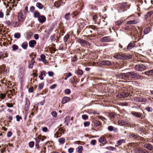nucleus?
<instances>
[{
	"mask_svg": "<svg viewBox=\"0 0 153 153\" xmlns=\"http://www.w3.org/2000/svg\"><path fill=\"white\" fill-rule=\"evenodd\" d=\"M150 31V28L149 27H148L145 28L144 30V33L146 34L148 33Z\"/></svg>",
	"mask_w": 153,
	"mask_h": 153,
	"instance_id": "nucleus-25",
	"label": "nucleus"
},
{
	"mask_svg": "<svg viewBox=\"0 0 153 153\" xmlns=\"http://www.w3.org/2000/svg\"><path fill=\"white\" fill-rule=\"evenodd\" d=\"M131 114L137 117H140L141 116V114L136 112L133 111L131 112Z\"/></svg>",
	"mask_w": 153,
	"mask_h": 153,
	"instance_id": "nucleus-20",
	"label": "nucleus"
},
{
	"mask_svg": "<svg viewBox=\"0 0 153 153\" xmlns=\"http://www.w3.org/2000/svg\"><path fill=\"white\" fill-rule=\"evenodd\" d=\"M123 22V21L122 20H120L118 21H117L115 24L116 25H120L121 23H122Z\"/></svg>",
	"mask_w": 153,
	"mask_h": 153,
	"instance_id": "nucleus-40",
	"label": "nucleus"
},
{
	"mask_svg": "<svg viewBox=\"0 0 153 153\" xmlns=\"http://www.w3.org/2000/svg\"><path fill=\"white\" fill-rule=\"evenodd\" d=\"M70 13H68L65 15V17L66 20H68L70 19Z\"/></svg>",
	"mask_w": 153,
	"mask_h": 153,
	"instance_id": "nucleus-35",
	"label": "nucleus"
},
{
	"mask_svg": "<svg viewBox=\"0 0 153 153\" xmlns=\"http://www.w3.org/2000/svg\"><path fill=\"white\" fill-rule=\"evenodd\" d=\"M39 12H36L34 13V17L36 18L39 17Z\"/></svg>",
	"mask_w": 153,
	"mask_h": 153,
	"instance_id": "nucleus-45",
	"label": "nucleus"
},
{
	"mask_svg": "<svg viewBox=\"0 0 153 153\" xmlns=\"http://www.w3.org/2000/svg\"><path fill=\"white\" fill-rule=\"evenodd\" d=\"M34 10H35V8L34 7L31 6L30 7V10L31 12H33L34 11Z\"/></svg>",
	"mask_w": 153,
	"mask_h": 153,
	"instance_id": "nucleus-60",
	"label": "nucleus"
},
{
	"mask_svg": "<svg viewBox=\"0 0 153 153\" xmlns=\"http://www.w3.org/2000/svg\"><path fill=\"white\" fill-rule=\"evenodd\" d=\"M98 140L99 142L101 143L103 145L106 144L107 143V141L103 137H101L99 138Z\"/></svg>",
	"mask_w": 153,
	"mask_h": 153,
	"instance_id": "nucleus-11",
	"label": "nucleus"
},
{
	"mask_svg": "<svg viewBox=\"0 0 153 153\" xmlns=\"http://www.w3.org/2000/svg\"><path fill=\"white\" fill-rule=\"evenodd\" d=\"M26 103L25 106V111L26 114L28 113V111L29 109V106L30 105V102L29 99L27 98H25Z\"/></svg>",
	"mask_w": 153,
	"mask_h": 153,
	"instance_id": "nucleus-3",
	"label": "nucleus"
},
{
	"mask_svg": "<svg viewBox=\"0 0 153 153\" xmlns=\"http://www.w3.org/2000/svg\"><path fill=\"white\" fill-rule=\"evenodd\" d=\"M94 123L96 126H98L100 125L101 124L100 121L97 120L95 121L94 122Z\"/></svg>",
	"mask_w": 153,
	"mask_h": 153,
	"instance_id": "nucleus-36",
	"label": "nucleus"
},
{
	"mask_svg": "<svg viewBox=\"0 0 153 153\" xmlns=\"http://www.w3.org/2000/svg\"><path fill=\"white\" fill-rule=\"evenodd\" d=\"M28 46V44L27 42H24L22 45V48L25 49H27Z\"/></svg>",
	"mask_w": 153,
	"mask_h": 153,
	"instance_id": "nucleus-28",
	"label": "nucleus"
},
{
	"mask_svg": "<svg viewBox=\"0 0 153 153\" xmlns=\"http://www.w3.org/2000/svg\"><path fill=\"white\" fill-rule=\"evenodd\" d=\"M82 118L84 120H86L88 119V117L87 115L86 114H84L82 115Z\"/></svg>",
	"mask_w": 153,
	"mask_h": 153,
	"instance_id": "nucleus-51",
	"label": "nucleus"
},
{
	"mask_svg": "<svg viewBox=\"0 0 153 153\" xmlns=\"http://www.w3.org/2000/svg\"><path fill=\"white\" fill-rule=\"evenodd\" d=\"M34 38L36 39L37 40L39 39V35L38 34H35L34 36Z\"/></svg>",
	"mask_w": 153,
	"mask_h": 153,
	"instance_id": "nucleus-61",
	"label": "nucleus"
},
{
	"mask_svg": "<svg viewBox=\"0 0 153 153\" xmlns=\"http://www.w3.org/2000/svg\"><path fill=\"white\" fill-rule=\"evenodd\" d=\"M135 44L134 42H131L128 45L127 49L128 50H130L135 47Z\"/></svg>",
	"mask_w": 153,
	"mask_h": 153,
	"instance_id": "nucleus-14",
	"label": "nucleus"
},
{
	"mask_svg": "<svg viewBox=\"0 0 153 153\" xmlns=\"http://www.w3.org/2000/svg\"><path fill=\"white\" fill-rule=\"evenodd\" d=\"M134 101L136 102H147V100L143 98L134 97L133 98Z\"/></svg>",
	"mask_w": 153,
	"mask_h": 153,
	"instance_id": "nucleus-4",
	"label": "nucleus"
},
{
	"mask_svg": "<svg viewBox=\"0 0 153 153\" xmlns=\"http://www.w3.org/2000/svg\"><path fill=\"white\" fill-rule=\"evenodd\" d=\"M29 146L30 148H32L34 146V143L33 142H31L29 143Z\"/></svg>",
	"mask_w": 153,
	"mask_h": 153,
	"instance_id": "nucleus-50",
	"label": "nucleus"
},
{
	"mask_svg": "<svg viewBox=\"0 0 153 153\" xmlns=\"http://www.w3.org/2000/svg\"><path fill=\"white\" fill-rule=\"evenodd\" d=\"M96 142V141L95 140H91V143L92 145H94L95 144Z\"/></svg>",
	"mask_w": 153,
	"mask_h": 153,
	"instance_id": "nucleus-53",
	"label": "nucleus"
},
{
	"mask_svg": "<svg viewBox=\"0 0 153 153\" xmlns=\"http://www.w3.org/2000/svg\"><path fill=\"white\" fill-rule=\"evenodd\" d=\"M115 116V114L113 113H111L109 114V116L111 118H113Z\"/></svg>",
	"mask_w": 153,
	"mask_h": 153,
	"instance_id": "nucleus-63",
	"label": "nucleus"
},
{
	"mask_svg": "<svg viewBox=\"0 0 153 153\" xmlns=\"http://www.w3.org/2000/svg\"><path fill=\"white\" fill-rule=\"evenodd\" d=\"M121 56L122 59H128L131 57V56L129 54H126L124 53H122L121 54Z\"/></svg>",
	"mask_w": 153,
	"mask_h": 153,
	"instance_id": "nucleus-7",
	"label": "nucleus"
},
{
	"mask_svg": "<svg viewBox=\"0 0 153 153\" xmlns=\"http://www.w3.org/2000/svg\"><path fill=\"white\" fill-rule=\"evenodd\" d=\"M42 130L43 132H47L48 131V129L46 127H43L42 128Z\"/></svg>",
	"mask_w": 153,
	"mask_h": 153,
	"instance_id": "nucleus-54",
	"label": "nucleus"
},
{
	"mask_svg": "<svg viewBox=\"0 0 153 153\" xmlns=\"http://www.w3.org/2000/svg\"><path fill=\"white\" fill-rule=\"evenodd\" d=\"M125 141L124 140L122 139L119 140L117 143V144L118 146L120 145L122 143H125Z\"/></svg>",
	"mask_w": 153,
	"mask_h": 153,
	"instance_id": "nucleus-31",
	"label": "nucleus"
},
{
	"mask_svg": "<svg viewBox=\"0 0 153 153\" xmlns=\"http://www.w3.org/2000/svg\"><path fill=\"white\" fill-rule=\"evenodd\" d=\"M134 152L136 153H147L146 150L142 149H136Z\"/></svg>",
	"mask_w": 153,
	"mask_h": 153,
	"instance_id": "nucleus-8",
	"label": "nucleus"
},
{
	"mask_svg": "<svg viewBox=\"0 0 153 153\" xmlns=\"http://www.w3.org/2000/svg\"><path fill=\"white\" fill-rule=\"evenodd\" d=\"M13 51H15L18 49V47L16 45H13Z\"/></svg>",
	"mask_w": 153,
	"mask_h": 153,
	"instance_id": "nucleus-46",
	"label": "nucleus"
},
{
	"mask_svg": "<svg viewBox=\"0 0 153 153\" xmlns=\"http://www.w3.org/2000/svg\"><path fill=\"white\" fill-rule=\"evenodd\" d=\"M65 94H70L71 92L70 90L69 89H66L65 91Z\"/></svg>",
	"mask_w": 153,
	"mask_h": 153,
	"instance_id": "nucleus-47",
	"label": "nucleus"
},
{
	"mask_svg": "<svg viewBox=\"0 0 153 153\" xmlns=\"http://www.w3.org/2000/svg\"><path fill=\"white\" fill-rule=\"evenodd\" d=\"M106 149H108L110 150L111 151H113L114 150V149H115L114 148L112 147V146H110L109 147H107L106 148Z\"/></svg>",
	"mask_w": 153,
	"mask_h": 153,
	"instance_id": "nucleus-52",
	"label": "nucleus"
},
{
	"mask_svg": "<svg viewBox=\"0 0 153 153\" xmlns=\"http://www.w3.org/2000/svg\"><path fill=\"white\" fill-rule=\"evenodd\" d=\"M41 58L42 61L44 63L46 62V60L45 59V56L44 54H42L41 56Z\"/></svg>",
	"mask_w": 153,
	"mask_h": 153,
	"instance_id": "nucleus-26",
	"label": "nucleus"
},
{
	"mask_svg": "<svg viewBox=\"0 0 153 153\" xmlns=\"http://www.w3.org/2000/svg\"><path fill=\"white\" fill-rule=\"evenodd\" d=\"M58 141L61 144H63L65 142V139L64 138H61L58 140Z\"/></svg>",
	"mask_w": 153,
	"mask_h": 153,
	"instance_id": "nucleus-27",
	"label": "nucleus"
},
{
	"mask_svg": "<svg viewBox=\"0 0 153 153\" xmlns=\"http://www.w3.org/2000/svg\"><path fill=\"white\" fill-rule=\"evenodd\" d=\"M12 135V133L11 132L9 131L7 132V136L8 137H10Z\"/></svg>",
	"mask_w": 153,
	"mask_h": 153,
	"instance_id": "nucleus-59",
	"label": "nucleus"
},
{
	"mask_svg": "<svg viewBox=\"0 0 153 153\" xmlns=\"http://www.w3.org/2000/svg\"><path fill=\"white\" fill-rule=\"evenodd\" d=\"M127 91H128L127 92H122L119 95H118V96L120 98L127 97L129 95V93L128 92L129 91V90L127 89Z\"/></svg>",
	"mask_w": 153,
	"mask_h": 153,
	"instance_id": "nucleus-6",
	"label": "nucleus"
},
{
	"mask_svg": "<svg viewBox=\"0 0 153 153\" xmlns=\"http://www.w3.org/2000/svg\"><path fill=\"white\" fill-rule=\"evenodd\" d=\"M35 62L34 61V58H32L30 62L29 63L28 66V67L29 68H32Z\"/></svg>",
	"mask_w": 153,
	"mask_h": 153,
	"instance_id": "nucleus-16",
	"label": "nucleus"
},
{
	"mask_svg": "<svg viewBox=\"0 0 153 153\" xmlns=\"http://www.w3.org/2000/svg\"><path fill=\"white\" fill-rule=\"evenodd\" d=\"M101 64L103 65H111L112 64L111 62L108 60H105L101 61Z\"/></svg>",
	"mask_w": 153,
	"mask_h": 153,
	"instance_id": "nucleus-13",
	"label": "nucleus"
},
{
	"mask_svg": "<svg viewBox=\"0 0 153 153\" xmlns=\"http://www.w3.org/2000/svg\"><path fill=\"white\" fill-rule=\"evenodd\" d=\"M46 20V17L43 15L40 16L38 18V20L41 23H43L45 22Z\"/></svg>",
	"mask_w": 153,
	"mask_h": 153,
	"instance_id": "nucleus-9",
	"label": "nucleus"
},
{
	"mask_svg": "<svg viewBox=\"0 0 153 153\" xmlns=\"http://www.w3.org/2000/svg\"><path fill=\"white\" fill-rule=\"evenodd\" d=\"M146 68V67L142 64L137 65L135 67V70L138 71H143L145 70Z\"/></svg>",
	"mask_w": 153,
	"mask_h": 153,
	"instance_id": "nucleus-2",
	"label": "nucleus"
},
{
	"mask_svg": "<svg viewBox=\"0 0 153 153\" xmlns=\"http://www.w3.org/2000/svg\"><path fill=\"white\" fill-rule=\"evenodd\" d=\"M44 85V84L43 83H41L39 84V89L40 90L42 89L43 88Z\"/></svg>",
	"mask_w": 153,
	"mask_h": 153,
	"instance_id": "nucleus-34",
	"label": "nucleus"
},
{
	"mask_svg": "<svg viewBox=\"0 0 153 153\" xmlns=\"http://www.w3.org/2000/svg\"><path fill=\"white\" fill-rule=\"evenodd\" d=\"M153 12L150 11L149 12L147 13L144 16V18L145 19L147 18L148 17L151 16V15L152 14Z\"/></svg>",
	"mask_w": 153,
	"mask_h": 153,
	"instance_id": "nucleus-23",
	"label": "nucleus"
},
{
	"mask_svg": "<svg viewBox=\"0 0 153 153\" xmlns=\"http://www.w3.org/2000/svg\"><path fill=\"white\" fill-rule=\"evenodd\" d=\"M21 36L20 33H17L15 34L14 37L15 38L19 39Z\"/></svg>",
	"mask_w": 153,
	"mask_h": 153,
	"instance_id": "nucleus-33",
	"label": "nucleus"
},
{
	"mask_svg": "<svg viewBox=\"0 0 153 153\" xmlns=\"http://www.w3.org/2000/svg\"><path fill=\"white\" fill-rule=\"evenodd\" d=\"M6 97V94H5L1 93L0 95V98L1 99H4Z\"/></svg>",
	"mask_w": 153,
	"mask_h": 153,
	"instance_id": "nucleus-38",
	"label": "nucleus"
},
{
	"mask_svg": "<svg viewBox=\"0 0 153 153\" xmlns=\"http://www.w3.org/2000/svg\"><path fill=\"white\" fill-rule=\"evenodd\" d=\"M138 22V21L136 19L134 20H131L128 21L127 22V23L128 24H135L137 23Z\"/></svg>",
	"mask_w": 153,
	"mask_h": 153,
	"instance_id": "nucleus-19",
	"label": "nucleus"
},
{
	"mask_svg": "<svg viewBox=\"0 0 153 153\" xmlns=\"http://www.w3.org/2000/svg\"><path fill=\"white\" fill-rule=\"evenodd\" d=\"M36 6L40 9H42L43 8V5L40 2H37L36 4Z\"/></svg>",
	"mask_w": 153,
	"mask_h": 153,
	"instance_id": "nucleus-24",
	"label": "nucleus"
},
{
	"mask_svg": "<svg viewBox=\"0 0 153 153\" xmlns=\"http://www.w3.org/2000/svg\"><path fill=\"white\" fill-rule=\"evenodd\" d=\"M77 72L78 74L79 75H82L83 74V72L82 71L81 69L78 70Z\"/></svg>",
	"mask_w": 153,
	"mask_h": 153,
	"instance_id": "nucleus-44",
	"label": "nucleus"
},
{
	"mask_svg": "<svg viewBox=\"0 0 153 153\" xmlns=\"http://www.w3.org/2000/svg\"><path fill=\"white\" fill-rule=\"evenodd\" d=\"M70 37V35L69 34H67L66 35L64 39V40L65 42H67L68 40Z\"/></svg>",
	"mask_w": 153,
	"mask_h": 153,
	"instance_id": "nucleus-29",
	"label": "nucleus"
},
{
	"mask_svg": "<svg viewBox=\"0 0 153 153\" xmlns=\"http://www.w3.org/2000/svg\"><path fill=\"white\" fill-rule=\"evenodd\" d=\"M70 100V98L68 97H65L62 99L61 103L62 104H64L68 102Z\"/></svg>",
	"mask_w": 153,
	"mask_h": 153,
	"instance_id": "nucleus-10",
	"label": "nucleus"
},
{
	"mask_svg": "<svg viewBox=\"0 0 153 153\" xmlns=\"http://www.w3.org/2000/svg\"><path fill=\"white\" fill-rule=\"evenodd\" d=\"M110 38L109 36H105L101 38V40L103 42H107L110 41Z\"/></svg>",
	"mask_w": 153,
	"mask_h": 153,
	"instance_id": "nucleus-15",
	"label": "nucleus"
},
{
	"mask_svg": "<svg viewBox=\"0 0 153 153\" xmlns=\"http://www.w3.org/2000/svg\"><path fill=\"white\" fill-rule=\"evenodd\" d=\"M16 118L17 120L18 121H19L20 119H22V118L18 115H17L16 116Z\"/></svg>",
	"mask_w": 153,
	"mask_h": 153,
	"instance_id": "nucleus-64",
	"label": "nucleus"
},
{
	"mask_svg": "<svg viewBox=\"0 0 153 153\" xmlns=\"http://www.w3.org/2000/svg\"><path fill=\"white\" fill-rule=\"evenodd\" d=\"M145 109L148 112H152V109L150 107H146L145 108Z\"/></svg>",
	"mask_w": 153,
	"mask_h": 153,
	"instance_id": "nucleus-41",
	"label": "nucleus"
},
{
	"mask_svg": "<svg viewBox=\"0 0 153 153\" xmlns=\"http://www.w3.org/2000/svg\"><path fill=\"white\" fill-rule=\"evenodd\" d=\"M129 137L130 138L134 137V138H137L136 135L134 134L130 133L129 134Z\"/></svg>",
	"mask_w": 153,
	"mask_h": 153,
	"instance_id": "nucleus-39",
	"label": "nucleus"
},
{
	"mask_svg": "<svg viewBox=\"0 0 153 153\" xmlns=\"http://www.w3.org/2000/svg\"><path fill=\"white\" fill-rule=\"evenodd\" d=\"M122 7L123 8H129L128 7V4L127 3H125L122 5Z\"/></svg>",
	"mask_w": 153,
	"mask_h": 153,
	"instance_id": "nucleus-37",
	"label": "nucleus"
},
{
	"mask_svg": "<svg viewBox=\"0 0 153 153\" xmlns=\"http://www.w3.org/2000/svg\"><path fill=\"white\" fill-rule=\"evenodd\" d=\"M52 115L55 117H56L57 116V114L55 111H53L51 113Z\"/></svg>",
	"mask_w": 153,
	"mask_h": 153,
	"instance_id": "nucleus-48",
	"label": "nucleus"
},
{
	"mask_svg": "<svg viewBox=\"0 0 153 153\" xmlns=\"http://www.w3.org/2000/svg\"><path fill=\"white\" fill-rule=\"evenodd\" d=\"M56 84H53L50 87V89H53L55 88L56 87Z\"/></svg>",
	"mask_w": 153,
	"mask_h": 153,
	"instance_id": "nucleus-57",
	"label": "nucleus"
},
{
	"mask_svg": "<svg viewBox=\"0 0 153 153\" xmlns=\"http://www.w3.org/2000/svg\"><path fill=\"white\" fill-rule=\"evenodd\" d=\"M78 42L80 44H85L86 45L89 44V42L83 39H79L78 40Z\"/></svg>",
	"mask_w": 153,
	"mask_h": 153,
	"instance_id": "nucleus-22",
	"label": "nucleus"
},
{
	"mask_svg": "<svg viewBox=\"0 0 153 153\" xmlns=\"http://www.w3.org/2000/svg\"><path fill=\"white\" fill-rule=\"evenodd\" d=\"M6 106L9 108H12L13 106V105L11 103H6Z\"/></svg>",
	"mask_w": 153,
	"mask_h": 153,
	"instance_id": "nucleus-49",
	"label": "nucleus"
},
{
	"mask_svg": "<svg viewBox=\"0 0 153 153\" xmlns=\"http://www.w3.org/2000/svg\"><path fill=\"white\" fill-rule=\"evenodd\" d=\"M117 77L122 79H128V76L127 73H121L117 75Z\"/></svg>",
	"mask_w": 153,
	"mask_h": 153,
	"instance_id": "nucleus-5",
	"label": "nucleus"
},
{
	"mask_svg": "<svg viewBox=\"0 0 153 153\" xmlns=\"http://www.w3.org/2000/svg\"><path fill=\"white\" fill-rule=\"evenodd\" d=\"M113 57L117 59H121V54H118L117 55H114Z\"/></svg>",
	"mask_w": 153,
	"mask_h": 153,
	"instance_id": "nucleus-30",
	"label": "nucleus"
},
{
	"mask_svg": "<svg viewBox=\"0 0 153 153\" xmlns=\"http://www.w3.org/2000/svg\"><path fill=\"white\" fill-rule=\"evenodd\" d=\"M36 42L35 40H31L29 41V46L31 48H33L34 47V45H36Z\"/></svg>",
	"mask_w": 153,
	"mask_h": 153,
	"instance_id": "nucleus-12",
	"label": "nucleus"
},
{
	"mask_svg": "<svg viewBox=\"0 0 153 153\" xmlns=\"http://www.w3.org/2000/svg\"><path fill=\"white\" fill-rule=\"evenodd\" d=\"M48 75L50 76H52L53 75V74H54L53 73V72H52V71H49V72H48Z\"/></svg>",
	"mask_w": 153,
	"mask_h": 153,
	"instance_id": "nucleus-58",
	"label": "nucleus"
},
{
	"mask_svg": "<svg viewBox=\"0 0 153 153\" xmlns=\"http://www.w3.org/2000/svg\"><path fill=\"white\" fill-rule=\"evenodd\" d=\"M108 129L110 131H112L113 129V127L112 126H109L108 128Z\"/></svg>",
	"mask_w": 153,
	"mask_h": 153,
	"instance_id": "nucleus-62",
	"label": "nucleus"
},
{
	"mask_svg": "<svg viewBox=\"0 0 153 153\" xmlns=\"http://www.w3.org/2000/svg\"><path fill=\"white\" fill-rule=\"evenodd\" d=\"M98 118L101 119L102 121H104L105 120H106V119L104 117L102 116H99L98 117Z\"/></svg>",
	"mask_w": 153,
	"mask_h": 153,
	"instance_id": "nucleus-55",
	"label": "nucleus"
},
{
	"mask_svg": "<svg viewBox=\"0 0 153 153\" xmlns=\"http://www.w3.org/2000/svg\"><path fill=\"white\" fill-rule=\"evenodd\" d=\"M90 123L88 121L85 122L84 123V125L85 127L88 126L90 125Z\"/></svg>",
	"mask_w": 153,
	"mask_h": 153,
	"instance_id": "nucleus-42",
	"label": "nucleus"
},
{
	"mask_svg": "<svg viewBox=\"0 0 153 153\" xmlns=\"http://www.w3.org/2000/svg\"><path fill=\"white\" fill-rule=\"evenodd\" d=\"M78 150L77 151V152H79V153H82V151L83 150V147L81 146H79L78 147Z\"/></svg>",
	"mask_w": 153,
	"mask_h": 153,
	"instance_id": "nucleus-32",
	"label": "nucleus"
},
{
	"mask_svg": "<svg viewBox=\"0 0 153 153\" xmlns=\"http://www.w3.org/2000/svg\"><path fill=\"white\" fill-rule=\"evenodd\" d=\"M74 149L73 148H71L68 149V152L69 153H72L73 152Z\"/></svg>",
	"mask_w": 153,
	"mask_h": 153,
	"instance_id": "nucleus-56",
	"label": "nucleus"
},
{
	"mask_svg": "<svg viewBox=\"0 0 153 153\" xmlns=\"http://www.w3.org/2000/svg\"><path fill=\"white\" fill-rule=\"evenodd\" d=\"M144 146L149 150L151 151L153 149V147L152 145L150 144H145Z\"/></svg>",
	"mask_w": 153,
	"mask_h": 153,
	"instance_id": "nucleus-17",
	"label": "nucleus"
},
{
	"mask_svg": "<svg viewBox=\"0 0 153 153\" xmlns=\"http://www.w3.org/2000/svg\"><path fill=\"white\" fill-rule=\"evenodd\" d=\"M23 14L22 12L19 13L18 15V19L19 22H21L23 19Z\"/></svg>",
	"mask_w": 153,
	"mask_h": 153,
	"instance_id": "nucleus-21",
	"label": "nucleus"
},
{
	"mask_svg": "<svg viewBox=\"0 0 153 153\" xmlns=\"http://www.w3.org/2000/svg\"><path fill=\"white\" fill-rule=\"evenodd\" d=\"M144 74L147 76H151L153 75V70L145 72L144 73Z\"/></svg>",
	"mask_w": 153,
	"mask_h": 153,
	"instance_id": "nucleus-18",
	"label": "nucleus"
},
{
	"mask_svg": "<svg viewBox=\"0 0 153 153\" xmlns=\"http://www.w3.org/2000/svg\"><path fill=\"white\" fill-rule=\"evenodd\" d=\"M43 73H44V71L41 72V74H40V75L39 76V77L40 78V79L41 80H43V78L42 77V76L43 75Z\"/></svg>",
	"mask_w": 153,
	"mask_h": 153,
	"instance_id": "nucleus-43",
	"label": "nucleus"
},
{
	"mask_svg": "<svg viewBox=\"0 0 153 153\" xmlns=\"http://www.w3.org/2000/svg\"><path fill=\"white\" fill-rule=\"evenodd\" d=\"M128 80H130V78H135L138 76L139 77V78L141 77V76L140 75H138L137 74L134 72H130L127 73Z\"/></svg>",
	"mask_w": 153,
	"mask_h": 153,
	"instance_id": "nucleus-1",
	"label": "nucleus"
}]
</instances>
